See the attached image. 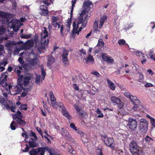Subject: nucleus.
Returning <instances> with one entry per match:
<instances>
[{
    "label": "nucleus",
    "mask_w": 155,
    "mask_h": 155,
    "mask_svg": "<svg viewBox=\"0 0 155 155\" xmlns=\"http://www.w3.org/2000/svg\"><path fill=\"white\" fill-rule=\"evenodd\" d=\"M20 108L21 110H26L27 109V105L26 104H21Z\"/></svg>",
    "instance_id": "nucleus-53"
},
{
    "label": "nucleus",
    "mask_w": 155,
    "mask_h": 155,
    "mask_svg": "<svg viewBox=\"0 0 155 155\" xmlns=\"http://www.w3.org/2000/svg\"><path fill=\"white\" fill-rule=\"evenodd\" d=\"M111 100L114 103H116L117 104L119 105L120 108L122 107L123 106V103L121 100L118 98L113 96L111 97Z\"/></svg>",
    "instance_id": "nucleus-16"
},
{
    "label": "nucleus",
    "mask_w": 155,
    "mask_h": 155,
    "mask_svg": "<svg viewBox=\"0 0 155 155\" xmlns=\"http://www.w3.org/2000/svg\"><path fill=\"white\" fill-rule=\"evenodd\" d=\"M38 61V58H35L30 60L29 61V64L30 65L33 66L36 64Z\"/></svg>",
    "instance_id": "nucleus-33"
},
{
    "label": "nucleus",
    "mask_w": 155,
    "mask_h": 155,
    "mask_svg": "<svg viewBox=\"0 0 155 155\" xmlns=\"http://www.w3.org/2000/svg\"><path fill=\"white\" fill-rule=\"evenodd\" d=\"M129 147L130 151L132 154L137 153L139 147L135 141H132L129 144Z\"/></svg>",
    "instance_id": "nucleus-11"
},
{
    "label": "nucleus",
    "mask_w": 155,
    "mask_h": 155,
    "mask_svg": "<svg viewBox=\"0 0 155 155\" xmlns=\"http://www.w3.org/2000/svg\"><path fill=\"white\" fill-rule=\"evenodd\" d=\"M128 126L130 129L133 130H135L137 126V123L136 120L132 118H129L128 122Z\"/></svg>",
    "instance_id": "nucleus-14"
},
{
    "label": "nucleus",
    "mask_w": 155,
    "mask_h": 155,
    "mask_svg": "<svg viewBox=\"0 0 155 155\" xmlns=\"http://www.w3.org/2000/svg\"><path fill=\"white\" fill-rule=\"evenodd\" d=\"M47 8L44 5H41L40 7L39 12L41 15L46 16L48 13V12L47 9Z\"/></svg>",
    "instance_id": "nucleus-21"
},
{
    "label": "nucleus",
    "mask_w": 155,
    "mask_h": 155,
    "mask_svg": "<svg viewBox=\"0 0 155 155\" xmlns=\"http://www.w3.org/2000/svg\"><path fill=\"white\" fill-rule=\"evenodd\" d=\"M41 75L42 77L41 78V80H43L45 77L46 73L45 71H44V68L43 67H41Z\"/></svg>",
    "instance_id": "nucleus-38"
},
{
    "label": "nucleus",
    "mask_w": 155,
    "mask_h": 155,
    "mask_svg": "<svg viewBox=\"0 0 155 155\" xmlns=\"http://www.w3.org/2000/svg\"><path fill=\"white\" fill-rule=\"evenodd\" d=\"M63 51L62 55V61L64 64L65 66H67L68 64V54L69 51L64 48Z\"/></svg>",
    "instance_id": "nucleus-12"
},
{
    "label": "nucleus",
    "mask_w": 155,
    "mask_h": 155,
    "mask_svg": "<svg viewBox=\"0 0 155 155\" xmlns=\"http://www.w3.org/2000/svg\"><path fill=\"white\" fill-rule=\"evenodd\" d=\"M93 27L94 30L96 31H97V29L98 28V22L97 21H95L93 25Z\"/></svg>",
    "instance_id": "nucleus-47"
},
{
    "label": "nucleus",
    "mask_w": 155,
    "mask_h": 155,
    "mask_svg": "<svg viewBox=\"0 0 155 155\" xmlns=\"http://www.w3.org/2000/svg\"><path fill=\"white\" fill-rule=\"evenodd\" d=\"M144 140L146 142V143L149 144H151L153 141V139L150 138L148 136H147L145 138Z\"/></svg>",
    "instance_id": "nucleus-30"
},
{
    "label": "nucleus",
    "mask_w": 155,
    "mask_h": 155,
    "mask_svg": "<svg viewBox=\"0 0 155 155\" xmlns=\"http://www.w3.org/2000/svg\"><path fill=\"white\" fill-rule=\"evenodd\" d=\"M16 108V106L15 104H13L12 103L10 105L9 110H10L11 111L13 112H15V109Z\"/></svg>",
    "instance_id": "nucleus-41"
},
{
    "label": "nucleus",
    "mask_w": 155,
    "mask_h": 155,
    "mask_svg": "<svg viewBox=\"0 0 155 155\" xmlns=\"http://www.w3.org/2000/svg\"><path fill=\"white\" fill-rule=\"evenodd\" d=\"M30 139H31L32 141L29 140V145L30 147H34L36 146V143L35 140H33V139L31 138H30Z\"/></svg>",
    "instance_id": "nucleus-35"
},
{
    "label": "nucleus",
    "mask_w": 155,
    "mask_h": 155,
    "mask_svg": "<svg viewBox=\"0 0 155 155\" xmlns=\"http://www.w3.org/2000/svg\"><path fill=\"white\" fill-rule=\"evenodd\" d=\"M36 129L38 131L39 133L40 134V135H41L42 137L43 138V133L42 130H41V129L38 127H37L36 128Z\"/></svg>",
    "instance_id": "nucleus-55"
},
{
    "label": "nucleus",
    "mask_w": 155,
    "mask_h": 155,
    "mask_svg": "<svg viewBox=\"0 0 155 155\" xmlns=\"http://www.w3.org/2000/svg\"><path fill=\"white\" fill-rule=\"evenodd\" d=\"M104 43L103 40L101 39H100L98 40V43L97 46H99L100 48H102L104 47Z\"/></svg>",
    "instance_id": "nucleus-36"
},
{
    "label": "nucleus",
    "mask_w": 155,
    "mask_h": 155,
    "mask_svg": "<svg viewBox=\"0 0 155 155\" xmlns=\"http://www.w3.org/2000/svg\"><path fill=\"white\" fill-rule=\"evenodd\" d=\"M22 76V84L23 86L24 85L25 87L29 83V81L31 80V78L30 77H24L23 75H21L19 77Z\"/></svg>",
    "instance_id": "nucleus-23"
},
{
    "label": "nucleus",
    "mask_w": 155,
    "mask_h": 155,
    "mask_svg": "<svg viewBox=\"0 0 155 155\" xmlns=\"http://www.w3.org/2000/svg\"><path fill=\"white\" fill-rule=\"evenodd\" d=\"M107 18V16L105 15H104L101 17L100 21V24L99 25V28H101L102 27L104 21L106 20Z\"/></svg>",
    "instance_id": "nucleus-28"
},
{
    "label": "nucleus",
    "mask_w": 155,
    "mask_h": 155,
    "mask_svg": "<svg viewBox=\"0 0 155 155\" xmlns=\"http://www.w3.org/2000/svg\"><path fill=\"white\" fill-rule=\"evenodd\" d=\"M90 16H88L87 15H86L84 18V26L85 24H87L88 19L89 18Z\"/></svg>",
    "instance_id": "nucleus-59"
},
{
    "label": "nucleus",
    "mask_w": 155,
    "mask_h": 155,
    "mask_svg": "<svg viewBox=\"0 0 155 155\" xmlns=\"http://www.w3.org/2000/svg\"><path fill=\"white\" fill-rule=\"evenodd\" d=\"M17 43H18V45L20 44H22V45H21V47L20 48V49L17 48H15L14 51V54L15 55H16L18 54L21 49L24 48V46L25 45V44H26V43L24 44L23 43L22 41H19Z\"/></svg>",
    "instance_id": "nucleus-22"
},
{
    "label": "nucleus",
    "mask_w": 155,
    "mask_h": 155,
    "mask_svg": "<svg viewBox=\"0 0 155 155\" xmlns=\"http://www.w3.org/2000/svg\"><path fill=\"white\" fill-rule=\"evenodd\" d=\"M50 98L51 100V102L53 101L56 100L53 94V93L52 92H51L50 93Z\"/></svg>",
    "instance_id": "nucleus-52"
},
{
    "label": "nucleus",
    "mask_w": 155,
    "mask_h": 155,
    "mask_svg": "<svg viewBox=\"0 0 155 155\" xmlns=\"http://www.w3.org/2000/svg\"><path fill=\"white\" fill-rule=\"evenodd\" d=\"M101 58L104 61H106L107 59L109 57L107 56V54L106 53H103L102 54Z\"/></svg>",
    "instance_id": "nucleus-46"
},
{
    "label": "nucleus",
    "mask_w": 155,
    "mask_h": 155,
    "mask_svg": "<svg viewBox=\"0 0 155 155\" xmlns=\"http://www.w3.org/2000/svg\"><path fill=\"white\" fill-rule=\"evenodd\" d=\"M14 71L17 73L18 75L19 76L20 75L21 71H20V70L18 69L16 67L14 69Z\"/></svg>",
    "instance_id": "nucleus-63"
},
{
    "label": "nucleus",
    "mask_w": 155,
    "mask_h": 155,
    "mask_svg": "<svg viewBox=\"0 0 155 155\" xmlns=\"http://www.w3.org/2000/svg\"><path fill=\"white\" fill-rule=\"evenodd\" d=\"M144 86L145 87H152L153 85L151 83L146 82Z\"/></svg>",
    "instance_id": "nucleus-56"
},
{
    "label": "nucleus",
    "mask_w": 155,
    "mask_h": 155,
    "mask_svg": "<svg viewBox=\"0 0 155 155\" xmlns=\"http://www.w3.org/2000/svg\"><path fill=\"white\" fill-rule=\"evenodd\" d=\"M12 104V101L0 97V105L3 109H6L9 110L10 105Z\"/></svg>",
    "instance_id": "nucleus-8"
},
{
    "label": "nucleus",
    "mask_w": 155,
    "mask_h": 155,
    "mask_svg": "<svg viewBox=\"0 0 155 155\" xmlns=\"http://www.w3.org/2000/svg\"><path fill=\"white\" fill-rule=\"evenodd\" d=\"M22 76L19 77L18 78V85L14 88V89L12 91V93L11 94L12 95H15L19 94L22 91L21 89L24 90L27 89L26 88H24L23 86V84L22 83Z\"/></svg>",
    "instance_id": "nucleus-3"
},
{
    "label": "nucleus",
    "mask_w": 155,
    "mask_h": 155,
    "mask_svg": "<svg viewBox=\"0 0 155 155\" xmlns=\"http://www.w3.org/2000/svg\"><path fill=\"white\" fill-rule=\"evenodd\" d=\"M12 104V101L0 97V105L3 109H6L9 110L10 105Z\"/></svg>",
    "instance_id": "nucleus-9"
},
{
    "label": "nucleus",
    "mask_w": 155,
    "mask_h": 155,
    "mask_svg": "<svg viewBox=\"0 0 155 155\" xmlns=\"http://www.w3.org/2000/svg\"><path fill=\"white\" fill-rule=\"evenodd\" d=\"M106 81L108 85L110 88L111 90H114L116 87V86L114 84L113 82L109 80L108 78L106 79Z\"/></svg>",
    "instance_id": "nucleus-26"
},
{
    "label": "nucleus",
    "mask_w": 155,
    "mask_h": 155,
    "mask_svg": "<svg viewBox=\"0 0 155 155\" xmlns=\"http://www.w3.org/2000/svg\"><path fill=\"white\" fill-rule=\"evenodd\" d=\"M6 30V27L4 26H0V35L4 34Z\"/></svg>",
    "instance_id": "nucleus-43"
},
{
    "label": "nucleus",
    "mask_w": 155,
    "mask_h": 155,
    "mask_svg": "<svg viewBox=\"0 0 155 155\" xmlns=\"http://www.w3.org/2000/svg\"><path fill=\"white\" fill-rule=\"evenodd\" d=\"M101 138L107 146L111 148H113L114 147L115 143L112 138L108 137L105 135L102 136Z\"/></svg>",
    "instance_id": "nucleus-6"
},
{
    "label": "nucleus",
    "mask_w": 155,
    "mask_h": 155,
    "mask_svg": "<svg viewBox=\"0 0 155 155\" xmlns=\"http://www.w3.org/2000/svg\"><path fill=\"white\" fill-rule=\"evenodd\" d=\"M130 99L133 104L136 103L137 104H140V101L135 96L132 95Z\"/></svg>",
    "instance_id": "nucleus-27"
},
{
    "label": "nucleus",
    "mask_w": 155,
    "mask_h": 155,
    "mask_svg": "<svg viewBox=\"0 0 155 155\" xmlns=\"http://www.w3.org/2000/svg\"><path fill=\"white\" fill-rule=\"evenodd\" d=\"M96 113L97 117L101 118L104 117L103 114L101 112V111L98 109H97V110Z\"/></svg>",
    "instance_id": "nucleus-39"
},
{
    "label": "nucleus",
    "mask_w": 155,
    "mask_h": 155,
    "mask_svg": "<svg viewBox=\"0 0 155 155\" xmlns=\"http://www.w3.org/2000/svg\"><path fill=\"white\" fill-rule=\"evenodd\" d=\"M138 155H144V152L141 150H139L138 149V150L137 152Z\"/></svg>",
    "instance_id": "nucleus-64"
},
{
    "label": "nucleus",
    "mask_w": 155,
    "mask_h": 155,
    "mask_svg": "<svg viewBox=\"0 0 155 155\" xmlns=\"http://www.w3.org/2000/svg\"><path fill=\"white\" fill-rule=\"evenodd\" d=\"M41 77L40 75H37L35 80V83L38 84H39L41 81H42L41 80Z\"/></svg>",
    "instance_id": "nucleus-45"
},
{
    "label": "nucleus",
    "mask_w": 155,
    "mask_h": 155,
    "mask_svg": "<svg viewBox=\"0 0 155 155\" xmlns=\"http://www.w3.org/2000/svg\"><path fill=\"white\" fill-rule=\"evenodd\" d=\"M54 0H43V2L45 4L48 6L50 4V3H52Z\"/></svg>",
    "instance_id": "nucleus-49"
},
{
    "label": "nucleus",
    "mask_w": 155,
    "mask_h": 155,
    "mask_svg": "<svg viewBox=\"0 0 155 155\" xmlns=\"http://www.w3.org/2000/svg\"><path fill=\"white\" fill-rule=\"evenodd\" d=\"M105 61H107L109 63L112 64L114 63V60L113 58L109 56Z\"/></svg>",
    "instance_id": "nucleus-51"
},
{
    "label": "nucleus",
    "mask_w": 155,
    "mask_h": 155,
    "mask_svg": "<svg viewBox=\"0 0 155 155\" xmlns=\"http://www.w3.org/2000/svg\"><path fill=\"white\" fill-rule=\"evenodd\" d=\"M117 153L118 155H125L123 150H118Z\"/></svg>",
    "instance_id": "nucleus-62"
},
{
    "label": "nucleus",
    "mask_w": 155,
    "mask_h": 155,
    "mask_svg": "<svg viewBox=\"0 0 155 155\" xmlns=\"http://www.w3.org/2000/svg\"><path fill=\"white\" fill-rule=\"evenodd\" d=\"M84 59L85 60L86 63L87 64H93L94 63L93 56L90 54H88L87 56Z\"/></svg>",
    "instance_id": "nucleus-19"
},
{
    "label": "nucleus",
    "mask_w": 155,
    "mask_h": 155,
    "mask_svg": "<svg viewBox=\"0 0 155 155\" xmlns=\"http://www.w3.org/2000/svg\"><path fill=\"white\" fill-rule=\"evenodd\" d=\"M61 112L63 115L66 117L68 119H71V116L66 109L64 110H62Z\"/></svg>",
    "instance_id": "nucleus-29"
},
{
    "label": "nucleus",
    "mask_w": 155,
    "mask_h": 155,
    "mask_svg": "<svg viewBox=\"0 0 155 155\" xmlns=\"http://www.w3.org/2000/svg\"><path fill=\"white\" fill-rule=\"evenodd\" d=\"M139 129L143 133H146L148 129L147 122L144 119H141L140 123Z\"/></svg>",
    "instance_id": "nucleus-10"
},
{
    "label": "nucleus",
    "mask_w": 155,
    "mask_h": 155,
    "mask_svg": "<svg viewBox=\"0 0 155 155\" xmlns=\"http://www.w3.org/2000/svg\"><path fill=\"white\" fill-rule=\"evenodd\" d=\"M75 107L76 110L78 112L79 114L81 115V117H83V116H84L85 113L84 112L83 110H82L80 108L76 105Z\"/></svg>",
    "instance_id": "nucleus-31"
},
{
    "label": "nucleus",
    "mask_w": 155,
    "mask_h": 155,
    "mask_svg": "<svg viewBox=\"0 0 155 155\" xmlns=\"http://www.w3.org/2000/svg\"><path fill=\"white\" fill-rule=\"evenodd\" d=\"M16 126H17V124L15 122L12 121L10 124L11 129L12 130H14L16 128Z\"/></svg>",
    "instance_id": "nucleus-42"
},
{
    "label": "nucleus",
    "mask_w": 155,
    "mask_h": 155,
    "mask_svg": "<svg viewBox=\"0 0 155 155\" xmlns=\"http://www.w3.org/2000/svg\"><path fill=\"white\" fill-rule=\"evenodd\" d=\"M12 104V101L0 97V105L3 109H6L9 110L10 105Z\"/></svg>",
    "instance_id": "nucleus-7"
},
{
    "label": "nucleus",
    "mask_w": 155,
    "mask_h": 155,
    "mask_svg": "<svg viewBox=\"0 0 155 155\" xmlns=\"http://www.w3.org/2000/svg\"><path fill=\"white\" fill-rule=\"evenodd\" d=\"M124 94L126 97L129 99L130 98V97L132 96V95L130 94L128 92H124Z\"/></svg>",
    "instance_id": "nucleus-60"
},
{
    "label": "nucleus",
    "mask_w": 155,
    "mask_h": 155,
    "mask_svg": "<svg viewBox=\"0 0 155 155\" xmlns=\"http://www.w3.org/2000/svg\"><path fill=\"white\" fill-rule=\"evenodd\" d=\"M52 25L55 27L60 26L61 22L60 21L58 17L53 16L51 18Z\"/></svg>",
    "instance_id": "nucleus-15"
},
{
    "label": "nucleus",
    "mask_w": 155,
    "mask_h": 155,
    "mask_svg": "<svg viewBox=\"0 0 155 155\" xmlns=\"http://www.w3.org/2000/svg\"><path fill=\"white\" fill-rule=\"evenodd\" d=\"M144 80V76L143 75L140 73L139 74V78L138 79V81Z\"/></svg>",
    "instance_id": "nucleus-61"
},
{
    "label": "nucleus",
    "mask_w": 155,
    "mask_h": 155,
    "mask_svg": "<svg viewBox=\"0 0 155 155\" xmlns=\"http://www.w3.org/2000/svg\"><path fill=\"white\" fill-rule=\"evenodd\" d=\"M146 117L150 119V122L151 123L152 126L154 127H155V119H154L153 118L151 117L149 115H147L146 116Z\"/></svg>",
    "instance_id": "nucleus-32"
},
{
    "label": "nucleus",
    "mask_w": 155,
    "mask_h": 155,
    "mask_svg": "<svg viewBox=\"0 0 155 155\" xmlns=\"http://www.w3.org/2000/svg\"><path fill=\"white\" fill-rule=\"evenodd\" d=\"M61 132L62 136L67 140H70L71 139V135L69 134L68 131L64 129L63 128L61 129Z\"/></svg>",
    "instance_id": "nucleus-17"
},
{
    "label": "nucleus",
    "mask_w": 155,
    "mask_h": 155,
    "mask_svg": "<svg viewBox=\"0 0 155 155\" xmlns=\"http://www.w3.org/2000/svg\"><path fill=\"white\" fill-rule=\"evenodd\" d=\"M30 136L34 137V139L33 140H36L38 139L36 135V134L32 131L31 132V134H30Z\"/></svg>",
    "instance_id": "nucleus-50"
},
{
    "label": "nucleus",
    "mask_w": 155,
    "mask_h": 155,
    "mask_svg": "<svg viewBox=\"0 0 155 155\" xmlns=\"http://www.w3.org/2000/svg\"><path fill=\"white\" fill-rule=\"evenodd\" d=\"M31 35H32L31 34L28 35L22 34L21 35V38L28 39L31 38Z\"/></svg>",
    "instance_id": "nucleus-40"
},
{
    "label": "nucleus",
    "mask_w": 155,
    "mask_h": 155,
    "mask_svg": "<svg viewBox=\"0 0 155 155\" xmlns=\"http://www.w3.org/2000/svg\"><path fill=\"white\" fill-rule=\"evenodd\" d=\"M12 118L13 119L16 120V119H21L23 117V116L21 112L18 110L15 114H12Z\"/></svg>",
    "instance_id": "nucleus-24"
},
{
    "label": "nucleus",
    "mask_w": 155,
    "mask_h": 155,
    "mask_svg": "<svg viewBox=\"0 0 155 155\" xmlns=\"http://www.w3.org/2000/svg\"><path fill=\"white\" fill-rule=\"evenodd\" d=\"M55 60L54 58L53 57L51 54L48 55V63L47 65L50 66L54 63Z\"/></svg>",
    "instance_id": "nucleus-25"
},
{
    "label": "nucleus",
    "mask_w": 155,
    "mask_h": 155,
    "mask_svg": "<svg viewBox=\"0 0 155 155\" xmlns=\"http://www.w3.org/2000/svg\"><path fill=\"white\" fill-rule=\"evenodd\" d=\"M25 88H27V89H25L23 90L24 91L22 93V94H21V96L22 97H25L26 96V95L28 93V91L31 90V88L30 87L29 88H26L25 87Z\"/></svg>",
    "instance_id": "nucleus-37"
},
{
    "label": "nucleus",
    "mask_w": 155,
    "mask_h": 155,
    "mask_svg": "<svg viewBox=\"0 0 155 155\" xmlns=\"http://www.w3.org/2000/svg\"><path fill=\"white\" fill-rule=\"evenodd\" d=\"M17 44L14 41H12L7 42L5 45L7 50L12 51L14 48V47L15 45Z\"/></svg>",
    "instance_id": "nucleus-18"
},
{
    "label": "nucleus",
    "mask_w": 155,
    "mask_h": 155,
    "mask_svg": "<svg viewBox=\"0 0 155 155\" xmlns=\"http://www.w3.org/2000/svg\"><path fill=\"white\" fill-rule=\"evenodd\" d=\"M90 16H88L87 15H86L84 18V26L85 24H87L88 19L89 18Z\"/></svg>",
    "instance_id": "nucleus-58"
},
{
    "label": "nucleus",
    "mask_w": 155,
    "mask_h": 155,
    "mask_svg": "<svg viewBox=\"0 0 155 155\" xmlns=\"http://www.w3.org/2000/svg\"><path fill=\"white\" fill-rule=\"evenodd\" d=\"M15 120L17 121L18 124L20 125L24 126L26 124L25 122L21 119H16Z\"/></svg>",
    "instance_id": "nucleus-34"
},
{
    "label": "nucleus",
    "mask_w": 155,
    "mask_h": 155,
    "mask_svg": "<svg viewBox=\"0 0 155 155\" xmlns=\"http://www.w3.org/2000/svg\"><path fill=\"white\" fill-rule=\"evenodd\" d=\"M118 43L120 45H122L125 44V41L123 39H120L118 41Z\"/></svg>",
    "instance_id": "nucleus-57"
},
{
    "label": "nucleus",
    "mask_w": 155,
    "mask_h": 155,
    "mask_svg": "<svg viewBox=\"0 0 155 155\" xmlns=\"http://www.w3.org/2000/svg\"><path fill=\"white\" fill-rule=\"evenodd\" d=\"M9 25L8 27V31L10 32L9 30L12 28L13 31L18 30L21 26V23L20 21L15 19L12 20L9 24Z\"/></svg>",
    "instance_id": "nucleus-4"
},
{
    "label": "nucleus",
    "mask_w": 155,
    "mask_h": 155,
    "mask_svg": "<svg viewBox=\"0 0 155 155\" xmlns=\"http://www.w3.org/2000/svg\"><path fill=\"white\" fill-rule=\"evenodd\" d=\"M11 17L12 14L9 13L4 12L0 11V17L1 18L0 20L2 21V24H8Z\"/></svg>",
    "instance_id": "nucleus-5"
},
{
    "label": "nucleus",
    "mask_w": 155,
    "mask_h": 155,
    "mask_svg": "<svg viewBox=\"0 0 155 155\" xmlns=\"http://www.w3.org/2000/svg\"><path fill=\"white\" fill-rule=\"evenodd\" d=\"M134 106L133 107L132 109L133 110L135 111H136L137 110V109L138 107V105L139 104H136V103L134 104Z\"/></svg>",
    "instance_id": "nucleus-54"
},
{
    "label": "nucleus",
    "mask_w": 155,
    "mask_h": 155,
    "mask_svg": "<svg viewBox=\"0 0 155 155\" xmlns=\"http://www.w3.org/2000/svg\"><path fill=\"white\" fill-rule=\"evenodd\" d=\"M45 151V148H39L37 150L33 149L29 152V153L30 155H43Z\"/></svg>",
    "instance_id": "nucleus-13"
},
{
    "label": "nucleus",
    "mask_w": 155,
    "mask_h": 155,
    "mask_svg": "<svg viewBox=\"0 0 155 155\" xmlns=\"http://www.w3.org/2000/svg\"><path fill=\"white\" fill-rule=\"evenodd\" d=\"M58 107H59V110L61 111H62V110H64L66 109V108L64 107L63 104L61 103H58Z\"/></svg>",
    "instance_id": "nucleus-44"
},
{
    "label": "nucleus",
    "mask_w": 155,
    "mask_h": 155,
    "mask_svg": "<svg viewBox=\"0 0 155 155\" xmlns=\"http://www.w3.org/2000/svg\"><path fill=\"white\" fill-rule=\"evenodd\" d=\"M51 103L52 106L54 108H58V104L56 100L51 102Z\"/></svg>",
    "instance_id": "nucleus-48"
},
{
    "label": "nucleus",
    "mask_w": 155,
    "mask_h": 155,
    "mask_svg": "<svg viewBox=\"0 0 155 155\" xmlns=\"http://www.w3.org/2000/svg\"><path fill=\"white\" fill-rule=\"evenodd\" d=\"M41 40L40 41V45L39 48H42L43 46L42 45L44 46L47 45L49 42L48 39V34L47 31V29L46 27H44L43 30L41 34Z\"/></svg>",
    "instance_id": "nucleus-2"
},
{
    "label": "nucleus",
    "mask_w": 155,
    "mask_h": 155,
    "mask_svg": "<svg viewBox=\"0 0 155 155\" xmlns=\"http://www.w3.org/2000/svg\"><path fill=\"white\" fill-rule=\"evenodd\" d=\"M7 76L6 75L2 76V77L0 78V80L1 82L0 83V85H2V86L6 87L8 85V84L6 82V78Z\"/></svg>",
    "instance_id": "nucleus-20"
},
{
    "label": "nucleus",
    "mask_w": 155,
    "mask_h": 155,
    "mask_svg": "<svg viewBox=\"0 0 155 155\" xmlns=\"http://www.w3.org/2000/svg\"><path fill=\"white\" fill-rule=\"evenodd\" d=\"M90 8L89 6L88 5L86 6L85 9L83 10L79 14L80 17L78 18L77 24L76 23L73 22V28L72 32L73 34H77L78 35L79 32L86 26L87 24H85L84 26L83 25L84 22L83 16L86 13H87L89 11Z\"/></svg>",
    "instance_id": "nucleus-1"
}]
</instances>
